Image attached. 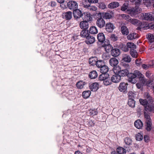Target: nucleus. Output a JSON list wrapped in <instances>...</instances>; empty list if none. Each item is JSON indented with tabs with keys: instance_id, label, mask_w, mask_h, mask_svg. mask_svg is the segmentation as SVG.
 I'll use <instances>...</instances> for the list:
<instances>
[{
	"instance_id": "nucleus-1",
	"label": "nucleus",
	"mask_w": 154,
	"mask_h": 154,
	"mask_svg": "<svg viewBox=\"0 0 154 154\" xmlns=\"http://www.w3.org/2000/svg\"><path fill=\"white\" fill-rule=\"evenodd\" d=\"M128 82L132 84H135L137 82L136 79H138L143 84H149L152 82L151 81L146 82V80L145 78L144 75L139 71L136 70L133 73H131L129 75Z\"/></svg>"
},
{
	"instance_id": "nucleus-2",
	"label": "nucleus",
	"mask_w": 154,
	"mask_h": 154,
	"mask_svg": "<svg viewBox=\"0 0 154 154\" xmlns=\"http://www.w3.org/2000/svg\"><path fill=\"white\" fill-rule=\"evenodd\" d=\"M113 72L115 73L118 74L121 77H124L127 76L129 79V75L133 73H129V71L127 69H122L121 70V68L119 67H114L113 69Z\"/></svg>"
},
{
	"instance_id": "nucleus-3",
	"label": "nucleus",
	"mask_w": 154,
	"mask_h": 154,
	"mask_svg": "<svg viewBox=\"0 0 154 154\" xmlns=\"http://www.w3.org/2000/svg\"><path fill=\"white\" fill-rule=\"evenodd\" d=\"M68 8L71 10H73V15L74 17L77 19V3L75 1H70L67 3Z\"/></svg>"
},
{
	"instance_id": "nucleus-4",
	"label": "nucleus",
	"mask_w": 154,
	"mask_h": 154,
	"mask_svg": "<svg viewBox=\"0 0 154 154\" xmlns=\"http://www.w3.org/2000/svg\"><path fill=\"white\" fill-rule=\"evenodd\" d=\"M97 16L99 18L97 19L96 24L97 26L100 28L101 29L105 27L106 23L104 19L102 17L101 14L100 13H99L97 14Z\"/></svg>"
},
{
	"instance_id": "nucleus-5",
	"label": "nucleus",
	"mask_w": 154,
	"mask_h": 154,
	"mask_svg": "<svg viewBox=\"0 0 154 154\" xmlns=\"http://www.w3.org/2000/svg\"><path fill=\"white\" fill-rule=\"evenodd\" d=\"M105 29L108 32H112L116 28L113 24L111 22H107L105 26Z\"/></svg>"
},
{
	"instance_id": "nucleus-6",
	"label": "nucleus",
	"mask_w": 154,
	"mask_h": 154,
	"mask_svg": "<svg viewBox=\"0 0 154 154\" xmlns=\"http://www.w3.org/2000/svg\"><path fill=\"white\" fill-rule=\"evenodd\" d=\"M128 21L134 25L139 26L138 28L141 29L142 27V22L136 19H133L130 17Z\"/></svg>"
},
{
	"instance_id": "nucleus-7",
	"label": "nucleus",
	"mask_w": 154,
	"mask_h": 154,
	"mask_svg": "<svg viewBox=\"0 0 154 154\" xmlns=\"http://www.w3.org/2000/svg\"><path fill=\"white\" fill-rule=\"evenodd\" d=\"M143 19L146 20L152 21L154 20V16L150 13L143 14Z\"/></svg>"
},
{
	"instance_id": "nucleus-8",
	"label": "nucleus",
	"mask_w": 154,
	"mask_h": 154,
	"mask_svg": "<svg viewBox=\"0 0 154 154\" xmlns=\"http://www.w3.org/2000/svg\"><path fill=\"white\" fill-rule=\"evenodd\" d=\"M109 63L111 66L114 67H119V66H117L119 63V61L115 57L111 58L109 61Z\"/></svg>"
},
{
	"instance_id": "nucleus-9",
	"label": "nucleus",
	"mask_w": 154,
	"mask_h": 154,
	"mask_svg": "<svg viewBox=\"0 0 154 154\" xmlns=\"http://www.w3.org/2000/svg\"><path fill=\"white\" fill-rule=\"evenodd\" d=\"M128 84L125 82H121L120 84L119 87V89L120 91L125 92L127 90Z\"/></svg>"
},
{
	"instance_id": "nucleus-10",
	"label": "nucleus",
	"mask_w": 154,
	"mask_h": 154,
	"mask_svg": "<svg viewBox=\"0 0 154 154\" xmlns=\"http://www.w3.org/2000/svg\"><path fill=\"white\" fill-rule=\"evenodd\" d=\"M97 39L99 42L101 43L106 42V38L103 32L99 33L97 36Z\"/></svg>"
},
{
	"instance_id": "nucleus-11",
	"label": "nucleus",
	"mask_w": 154,
	"mask_h": 154,
	"mask_svg": "<svg viewBox=\"0 0 154 154\" xmlns=\"http://www.w3.org/2000/svg\"><path fill=\"white\" fill-rule=\"evenodd\" d=\"M147 112H149L154 113V104L152 103L148 104L145 107L144 110Z\"/></svg>"
},
{
	"instance_id": "nucleus-12",
	"label": "nucleus",
	"mask_w": 154,
	"mask_h": 154,
	"mask_svg": "<svg viewBox=\"0 0 154 154\" xmlns=\"http://www.w3.org/2000/svg\"><path fill=\"white\" fill-rule=\"evenodd\" d=\"M120 54V50L117 48H113L111 51V55L114 57H117Z\"/></svg>"
},
{
	"instance_id": "nucleus-13",
	"label": "nucleus",
	"mask_w": 154,
	"mask_h": 154,
	"mask_svg": "<svg viewBox=\"0 0 154 154\" xmlns=\"http://www.w3.org/2000/svg\"><path fill=\"white\" fill-rule=\"evenodd\" d=\"M63 18L66 20H70L72 17V13L70 11L64 12L62 14Z\"/></svg>"
},
{
	"instance_id": "nucleus-14",
	"label": "nucleus",
	"mask_w": 154,
	"mask_h": 154,
	"mask_svg": "<svg viewBox=\"0 0 154 154\" xmlns=\"http://www.w3.org/2000/svg\"><path fill=\"white\" fill-rule=\"evenodd\" d=\"M121 77L120 75L118 74H115L113 75L111 78V79L112 82L114 83H117L120 82L121 80Z\"/></svg>"
},
{
	"instance_id": "nucleus-15",
	"label": "nucleus",
	"mask_w": 154,
	"mask_h": 154,
	"mask_svg": "<svg viewBox=\"0 0 154 154\" xmlns=\"http://www.w3.org/2000/svg\"><path fill=\"white\" fill-rule=\"evenodd\" d=\"M85 42L87 44H91L94 42L95 41V38L92 36L88 35L86 38Z\"/></svg>"
},
{
	"instance_id": "nucleus-16",
	"label": "nucleus",
	"mask_w": 154,
	"mask_h": 154,
	"mask_svg": "<svg viewBox=\"0 0 154 154\" xmlns=\"http://www.w3.org/2000/svg\"><path fill=\"white\" fill-rule=\"evenodd\" d=\"M102 47H104L105 51L107 53H109L113 48L109 43L108 42L106 43H104V45H102Z\"/></svg>"
},
{
	"instance_id": "nucleus-17",
	"label": "nucleus",
	"mask_w": 154,
	"mask_h": 154,
	"mask_svg": "<svg viewBox=\"0 0 154 154\" xmlns=\"http://www.w3.org/2000/svg\"><path fill=\"white\" fill-rule=\"evenodd\" d=\"M89 88L91 91H96L98 88V84L97 82L93 83L89 85Z\"/></svg>"
},
{
	"instance_id": "nucleus-18",
	"label": "nucleus",
	"mask_w": 154,
	"mask_h": 154,
	"mask_svg": "<svg viewBox=\"0 0 154 154\" xmlns=\"http://www.w3.org/2000/svg\"><path fill=\"white\" fill-rule=\"evenodd\" d=\"M134 125L137 128L140 129L143 127V123L140 120L138 119L135 122Z\"/></svg>"
},
{
	"instance_id": "nucleus-19",
	"label": "nucleus",
	"mask_w": 154,
	"mask_h": 154,
	"mask_svg": "<svg viewBox=\"0 0 154 154\" xmlns=\"http://www.w3.org/2000/svg\"><path fill=\"white\" fill-rule=\"evenodd\" d=\"M80 27L84 29H87L88 27V23L85 21H82L80 23Z\"/></svg>"
},
{
	"instance_id": "nucleus-20",
	"label": "nucleus",
	"mask_w": 154,
	"mask_h": 154,
	"mask_svg": "<svg viewBox=\"0 0 154 154\" xmlns=\"http://www.w3.org/2000/svg\"><path fill=\"white\" fill-rule=\"evenodd\" d=\"M119 3L116 2H113L109 3L108 5V7L111 9H113L118 7Z\"/></svg>"
},
{
	"instance_id": "nucleus-21",
	"label": "nucleus",
	"mask_w": 154,
	"mask_h": 154,
	"mask_svg": "<svg viewBox=\"0 0 154 154\" xmlns=\"http://www.w3.org/2000/svg\"><path fill=\"white\" fill-rule=\"evenodd\" d=\"M98 76L97 72L95 70H93L90 72L88 75L89 77L91 79H95Z\"/></svg>"
},
{
	"instance_id": "nucleus-22",
	"label": "nucleus",
	"mask_w": 154,
	"mask_h": 154,
	"mask_svg": "<svg viewBox=\"0 0 154 154\" xmlns=\"http://www.w3.org/2000/svg\"><path fill=\"white\" fill-rule=\"evenodd\" d=\"M100 71L102 73L106 74V73L108 71L109 68L108 66L105 65L101 67L100 68Z\"/></svg>"
},
{
	"instance_id": "nucleus-23",
	"label": "nucleus",
	"mask_w": 154,
	"mask_h": 154,
	"mask_svg": "<svg viewBox=\"0 0 154 154\" xmlns=\"http://www.w3.org/2000/svg\"><path fill=\"white\" fill-rule=\"evenodd\" d=\"M121 31L122 34L124 35H127L129 33V31L128 28L125 26H122Z\"/></svg>"
},
{
	"instance_id": "nucleus-24",
	"label": "nucleus",
	"mask_w": 154,
	"mask_h": 154,
	"mask_svg": "<svg viewBox=\"0 0 154 154\" xmlns=\"http://www.w3.org/2000/svg\"><path fill=\"white\" fill-rule=\"evenodd\" d=\"M98 112L97 109H90L88 111V114L90 116H94L97 115L98 113Z\"/></svg>"
},
{
	"instance_id": "nucleus-25",
	"label": "nucleus",
	"mask_w": 154,
	"mask_h": 154,
	"mask_svg": "<svg viewBox=\"0 0 154 154\" xmlns=\"http://www.w3.org/2000/svg\"><path fill=\"white\" fill-rule=\"evenodd\" d=\"M128 94L129 99H134V100L137 97V94L136 93L132 91H129Z\"/></svg>"
},
{
	"instance_id": "nucleus-26",
	"label": "nucleus",
	"mask_w": 154,
	"mask_h": 154,
	"mask_svg": "<svg viewBox=\"0 0 154 154\" xmlns=\"http://www.w3.org/2000/svg\"><path fill=\"white\" fill-rule=\"evenodd\" d=\"M97 60V57H92L89 59V63L91 65L94 66L96 65Z\"/></svg>"
},
{
	"instance_id": "nucleus-27",
	"label": "nucleus",
	"mask_w": 154,
	"mask_h": 154,
	"mask_svg": "<svg viewBox=\"0 0 154 154\" xmlns=\"http://www.w3.org/2000/svg\"><path fill=\"white\" fill-rule=\"evenodd\" d=\"M112 81L111 79L108 76L106 77L105 80L103 81V84L106 86L110 85L112 84Z\"/></svg>"
},
{
	"instance_id": "nucleus-28",
	"label": "nucleus",
	"mask_w": 154,
	"mask_h": 154,
	"mask_svg": "<svg viewBox=\"0 0 154 154\" xmlns=\"http://www.w3.org/2000/svg\"><path fill=\"white\" fill-rule=\"evenodd\" d=\"M137 34L136 33H130L127 36V38L128 40H133L137 38Z\"/></svg>"
},
{
	"instance_id": "nucleus-29",
	"label": "nucleus",
	"mask_w": 154,
	"mask_h": 154,
	"mask_svg": "<svg viewBox=\"0 0 154 154\" xmlns=\"http://www.w3.org/2000/svg\"><path fill=\"white\" fill-rule=\"evenodd\" d=\"M89 32L91 34H95L98 32V30L95 26H92L90 27Z\"/></svg>"
},
{
	"instance_id": "nucleus-30",
	"label": "nucleus",
	"mask_w": 154,
	"mask_h": 154,
	"mask_svg": "<svg viewBox=\"0 0 154 154\" xmlns=\"http://www.w3.org/2000/svg\"><path fill=\"white\" fill-rule=\"evenodd\" d=\"M113 16V14L112 13H105L103 16V18L106 19H111Z\"/></svg>"
},
{
	"instance_id": "nucleus-31",
	"label": "nucleus",
	"mask_w": 154,
	"mask_h": 154,
	"mask_svg": "<svg viewBox=\"0 0 154 154\" xmlns=\"http://www.w3.org/2000/svg\"><path fill=\"white\" fill-rule=\"evenodd\" d=\"M84 15L85 16L84 19L85 21L87 22L91 21L92 20V17H91V14L89 13H84Z\"/></svg>"
},
{
	"instance_id": "nucleus-32",
	"label": "nucleus",
	"mask_w": 154,
	"mask_h": 154,
	"mask_svg": "<svg viewBox=\"0 0 154 154\" xmlns=\"http://www.w3.org/2000/svg\"><path fill=\"white\" fill-rule=\"evenodd\" d=\"M131 60V58L129 55H125L123 56L122 60L124 62L129 63Z\"/></svg>"
},
{
	"instance_id": "nucleus-33",
	"label": "nucleus",
	"mask_w": 154,
	"mask_h": 154,
	"mask_svg": "<svg viewBox=\"0 0 154 154\" xmlns=\"http://www.w3.org/2000/svg\"><path fill=\"white\" fill-rule=\"evenodd\" d=\"M147 112L146 111H144V115L145 118L146 119V122H152L150 116L148 114Z\"/></svg>"
},
{
	"instance_id": "nucleus-34",
	"label": "nucleus",
	"mask_w": 154,
	"mask_h": 154,
	"mask_svg": "<svg viewBox=\"0 0 154 154\" xmlns=\"http://www.w3.org/2000/svg\"><path fill=\"white\" fill-rule=\"evenodd\" d=\"M105 65L104 62L103 60H99L97 61L96 64V66L98 68H101V67Z\"/></svg>"
},
{
	"instance_id": "nucleus-35",
	"label": "nucleus",
	"mask_w": 154,
	"mask_h": 154,
	"mask_svg": "<svg viewBox=\"0 0 154 154\" xmlns=\"http://www.w3.org/2000/svg\"><path fill=\"white\" fill-rule=\"evenodd\" d=\"M147 38L149 40V42L152 43L154 42V35L150 33L146 35Z\"/></svg>"
},
{
	"instance_id": "nucleus-36",
	"label": "nucleus",
	"mask_w": 154,
	"mask_h": 154,
	"mask_svg": "<svg viewBox=\"0 0 154 154\" xmlns=\"http://www.w3.org/2000/svg\"><path fill=\"white\" fill-rule=\"evenodd\" d=\"M91 92L90 91H83L82 93V97L84 98H87L90 95Z\"/></svg>"
},
{
	"instance_id": "nucleus-37",
	"label": "nucleus",
	"mask_w": 154,
	"mask_h": 154,
	"mask_svg": "<svg viewBox=\"0 0 154 154\" xmlns=\"http://www.w3.org/2000/svg\"><path fill=\"white\" fill-rule=\"evenodd\" d=\"M127 46L131 50L135 49L136 48V46L134 43L132 42H128L127 43Z\"/></svg>"
},
{
	"instance_id": "nucleus-38",
	"label": "nucleus",
	"mask_w": 154,
	"mask_h": 154,
	"mask_svg": "<svg viewBox=\"0 0 154 154\" xmlns=\"http://www.w3.org/2000/svg\"><path fill=\"white\" fill-rule=\"evenodd\" d=\"M117 151L119 154L126 153V150L123 147H119L116 149Z\"/></svg>"
},
{
	"instance_id": "nucleus-39",
	"label": "nucleus",
	"mask_w": 154,
	"mask_h": 154,
	"mask_svg": "<svg viewBox=\"0 0 154 154\" xmlns=\"http://www.w3.org/2000/svg\"><path fill=\"white\" fill-rule=\"evenodd\" d=\"M89 35L88 34V30L86 29L82 30L80 32V36L82 37L87 38V36Z\"/></svg>"
},
{
	"instance_id": "nucleus-40",
	"label": "nucleus",
	"mask_w": 154,
	"mask_h": 154,
	"mask_svg": "<svg viewBox=\"0 0 154 154\" xmlns=\"http://www.w3.org/2000/svg\"><path fill=\"white\" fill-rule=\"evenodd\" d=\"M128 104L130 106L134 107L135 105V101L134 99H128Z\"/></svg>"
},
{
	"instance_id": "nucleus-41",
	"label": "nucleus",
	"mask_w": 154,
	"mask_h": 154,
	"mask_svg": "<svg viewBox=\"0 0 154 154\" xmlns=\"http://www.w3.org/2000/svg\"><path fill=\"white\" fill-rule=\"evenodd\" d=\"M109 75L108 74H102L99 76V80L100 81H103L105 80V79L106 78V77L108 76H109Z\"/></svg>"
},
{
	"instance_id": "nucleus-42",
	"label": "nucleus",
	"mask_w": 154,
	"mask_h": 154,
	"mask_svg": "<svg viewBox=\"0 0 154 154\" xmlns=\"http://www.w3.org/2000/svg\"><path fill=\"white\" fill-rule=\"evenodd\" d=\"M146 130L148 131H149L151 130L152 128V122H146Z\"/></svg>"
},
{
	"instance_id": "nucleus-43",
	"label": "nucleus",
	"mask_w": 154,
	"mask_h": 154,
	"mask_svg": "<svg viewBox=\"0 0 154 154\" xmlns=\"http://www.w3.org/2000/svg\"><path fill=\"white\" fill-rule=\"evenodd\" d=\"M110 57V55L107 52L104 53L102 55V58L105 60H108Z\"/></svg>"
},
{
	"instance_id": "nucleus-44",
	"label": "nucleus",
	"mask_w": 154,
	"mask_h": 154,
	"mask_svg": "<svg viewBox=\"0 0 154 154\" xmlns=\"http://www.w3.org/2000/svg\"><path fill=\"white\" fill-rule=\"evenodd\" d=\"M122 68L123 69H127L128 70L130 69V66L129 64L125 62H123L122 64Z\"/></svg>"
},
{
	"instance_id": "nucleus-45",
	"label": "nucleus",
	"mask_w": 154,
	"mask_h": 154,
	"mask_svg": "<svg viewBox=\"0 0 154 154\" xmlns=\"http://www.w3.org/2000/svg\"><path fill=\"white\" fill-rule=\"evenodd\" d=\"M85 8H88V9H89L91 11H95L97 10V8L93 6H90V5H86L84 6Z\"/></svg>"
},
{
	"instance_id": "nucleus-46",
	"label": "nucleus",
	"mask_w": 154,
	"mask_h": 154,
	"mask_svg": "<svg viewBox=\"0 0 154 154\" xmlns=\"http://www.w3.org/2000/svg\"><path fill=\"white\" fill-rule=\"evenodd\" d=\"M124 141L125 143L128 145L131 144L132 140L131 139L128 137H126L124 139Z\"/></svg>"
},
{
	"instance_id": "nucleus-47",
	"label": "nucleus",
	"mask_w": 154,
	"mask_h": 154,
	"mask_svg": "<svg viewBox=\"0 0 154 154\" xmlns=\"http://www.w3.org/2000/svg\"><path fill=\"white\" fill-rule=\"evenodd\" d=\"M139 100L140 104L144 106V107L148 105V104H149L148 101L146 100H143L141 99H140Z\"/></svg>"
},
{
	"instance_id": "nucleus-48",
	"label": "nucleus",
	"mask_w": 154,
	"mask_h": 154,
	"mask_svg": "<svg viewBox=\"0 0 154 154\" xmlns=\"http://www.w3.org/2000/svg\"><path fill=\"white\" fill-rule=\"evenodd\" d=\"M85 83L83 81H80L78 82V88L82 89L83 88L85 85Z\"/></svg>"
},
{
	"instance_id": "nucleus-49",
	"label": "nucleus",
	"mask_w": 154,
	"mask_h": 154,
	"mask_svg": "<svg viewBox=\"0 0 154 154\" xmlns=\"http://www.w3.org/2000/svg\"><path fill=\"white\" fill-rule=\"evenodd\" d=\"M144 97L148 99L149 103H150L152 102V97H150V95L148 93H145Z\"/></svg>"
},
{
	"instance_id": "nucleus-50",
	"label": "nucleus",
	"mask_w": 154,
	"mask_h": 154,
	"mask_svg": "<svg viewBox=\"0 0 154 154\" xmlns=\"http://www.w3.org/2000/svg\"><path fill=\"white\" fill-rule=\"evenodd\" d=\"M110 38L111 41L115 42L117 40L118 37L114 34H112L110 35Z\"/></svg>"
},
{
	"instance_id": "nucleus-51",
	"label": "nucleus",
	"mask_w": 154,
	"mask_h": 154,
	"mask_svg": "<svg viewBox=\"0 0 154 154\" xmlns=\"http://www.w3.org/2000/svg\"><path fill=\"white\" fill-rule=\"evenodd\" d=\"M143 139V136L140 133H138L136 136V139L138 141H140Z\"/></svg>"
},
{
	"instance_id": "nucleus-52",
	"label": "nucleus",
	"mask_w": 154,
	"mask_h": 154,
	"mask_svg": "<svg viewBox=\"0 0 154 154\" xmlns=\"http://www.w3.org/2000/svg\"><path fill=\"white\" fill-rule=\"evenodd\" d=\"M98 7L99 8L102 9H104L106 8V6L104 3L101 2L99 3Z\"/></svg>"
},
{
	"instance_id": "nucleus-53",
	"label": "nucleus",
	"mask_w": 154,
	"mask_h": 154,
	"mask_svg": "<svg viewBox=\"0 0 154 154\" xmlns=\"http://www.w3.org/2000/svg\"><path fill=\"white\" fill-rule=\"evenodd\" d=\"M143 3L146 6H149L150 5L151 2L150 0H143Z\"/></svg>"
},
{
	"instance_id": "nucleus-54",
	"label": "nucleus",
	"mask_w": 154,
	"mask_h": 154,
	"mask_svg": "<svg viewBox=\"0 0 154 154\" xmlns=\"http://www.w3.org/2000/svg\"><path fill=\"white\" fill-rule=\"evenodd\" d=\"M84 14V13H82L80 10L78 9V18L82 17Z\"/></svg>"
},
{
	"instance_id": "nucleus-55",
	"label": "nucleus",
	"mask_w": 154,
	"mask_h": 154,
	"mask_svg": "<svg viewBox=\"0 0 154 154\" xmlns=\"http://www.w3.org/2000/svg\"><path fill=\"white\" fill-rule=\"evenodd\" d=\"M135 51H136L134 50V49L130 50V54L133 57H135L136 56Z\"/></svg>"
},
{
	"instance_id": "nucleus-56",
	"label": "nucleus",
	"mask_w": 154,
	"mask_h": 154,
	"mask_svg": "<svg viewBox=\"0 0 154 154\" xmlns=\"http://www.w3.org/2000/svg\"><path fill=\"white\" fill-rule=\"evenodd\" d=\"M152 66L150 65H147L145 64H143L142 65V68L145 69H147L151 67Z\"/></svg>"
},
{
	"instance_id": "nucleus-57",
	"label": "nucleus",
	"mask_w": 154,
	"mask_h": 154,
	"mask_svg": "<svg viewBox=\"0 0 154 154\" xmlns=\"http://www.w3.org/2000/svg\"><path fill=\"white\" fill-rule=\"evenodd\" d=\"M128 8V5L127 4H124L121 7V10L122 11H126Z\"/></svg>"
},
{
	"instance_id": "nucleus-58",
	"label": "nucleus",
	"mask_w": 154,
	"mask_h": 154,
	"mask_svg": "<svg viewBox=\"0 0 154 154\" xmlns=\"http://www.w3.org/2000/svg\"><path fill=\"white\" fill-rule=\"evenodd\" d=\"M135 63L137 66H140L142 64L141 60L138 59H136L135 61Z\"/></svg>"
},
{
	"instance_id": "nucleus-59",
	"label": "nucleus",
	"mask_w": 154,
	"mask_h": 154,
	"mask_svg": "<svg viewBox=\"0 0 154 154\" xmlns=\"http://www.w3.org/2000/svg\"><path fill=\"white\" fill-rule=\"evenodd\" d=\"M143 139L144 141L146 143H148L150 141L149 137L147 135H144Z\"/></svg>"
},
{
	"instance_id": "nucleus-60",
	"label": "nucleus",
	"mask_w": 154,
	"mask_h": 154,
	"mask_svg": "<svg viewBox=\"0 0 154 154\" xmlns=\"http://www.w3.org/2000/svg\"><path fill=\"white\" fill-rule=\"evenodd\" d=\"M132 2H135V4L137 5H139L140 4L142 0H130Z\"/></svg>"
},
{
	"instance_id": "nucleus-61",
	"label": "nucleus",
	"mask_w": 154,
	"mask_h": 154,
	"mask_svg": "<svg viewBox=\"0 0 154 154\" xmlns=\"http://www.w3.org/2000/svg\"><path fill=\"white\" fill-rule=\"evenodd\" d=\"M122 17L125 19L126 20L128 21L129 18H130V17L128 15H126L124 14H122Z\"/></svg>"
},
{
	"instance_id": "nucleus-62",
	"label": "nucleus",
	"mask_w": 154,
	"mask_h": 154,
	"mask_svg": "<svg viewBox=\"0 0 154 154\" xmlns=\"http://www.w3.org/2000/svg\"><path fill=\"white\" fill-rule=\"evenodd\" d=\"M48 4L49 5L51 6V7H53L56 5V3L55 2L51 1Z\"/></svg>"
},
{
	"instance_id": "nucleus-63",
	"label": "nucleus",
	"mask_w": 154,
	"mask_h": 154,
	"mask_svg": "<svg viewBox=\"0 0 154 154\" xmlns=\"http://www.w3.org/2000/svg\"><path fill=\"white\" fill-rule=\"evenodd\" d=\"M137 13V11H136V10L135 9H131V15H132V14H133V15H135Z\"/></svg>"
},
{
	"instance_id": "nucleus-64",
	"label": "nucleus",
	"mask_w": 154,
	"mask_h": 154,
	"mask_svg": "<svg viewBox=\"0 0 154 154\" xmlns=\"http://www.w3.org/2000/svg\"><path fill=\"white\" fill-rule=\"evenodd\" d=\"M148 26V28L150 29H154V23L149 24Z\"/></svg>"
}]
</instances>
